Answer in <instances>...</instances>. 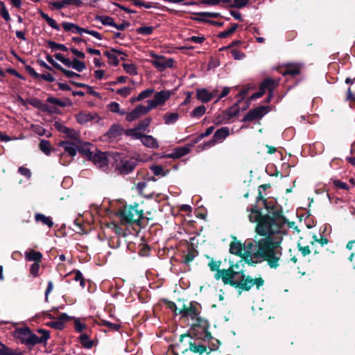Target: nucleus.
<instances>
[{
	"instance_id": "f257e3e1",
	"label": "nucleus",
	"mask_w": 355,
	"mask_h": 355,
	"mask_svg": "<svg viewBox=\"0 0 355 355\" xmlns=\"http://www.w3.org/2000/svg\"><path fill=\"white\" fill-rule=\"evenodd\" d=\"M261 200L267 213L263 214L258 206L252 205L250 214L248 216L251 223H256L255 232L261 239L257 242L258 250L255 254L257 257H263L268 260L270 265L277 263V257L280 254L281 244L284 236L286 234L282 228L286 223V218L284 215L283 208L273 200H267L262 193L259 190L257 202Z\"/></svg>"
},
{
	"instance_id": "f03ea898",
	"label": "nucleus",
	"mask_w": 355,
	"mask_h": 355,
	"mask_svg": "<svg viewBox=\"0 0 355 355\" xmlns=\"http://www.w3.org/2000/svg\"><path fill=\"white\" fill-rule=\"evenodd\" d=\"M202 311L201 304L197 301H191L189 305L183 304L182 307L178 310V313L182 318H191L195 320L189 329V331H194V335L200 336L199 329H202L205 333V338H213L211 333L209 331L210 323L205 318L200 316Z\"/></svg>"
},
{
	"instance_id": "7ed1b4c3",
	"label": "nucleus",
	"mask_w": 355,
	"mask_h": 355,
	"mask_svg": "<svg viewBox=\"0 0 355 355\" xmlns=\"http://www.w3.org/2000/svg\"><path fill=\"white\" fill-rule=\"evenodd\" d=\"M200 336H196L194 335V331H189V332L186 334H183L180 336V342L183 343L184 339L185 338H189V340L188 342L189 347L184 348L182 351V353H185L188 351H190L194 354H198L199 355H203L204 353L206 354H209L212 352L216 351V347H209L202 343V341H208L209 342L212 338H205V333L202 329H199Z\"/></svg>"
},
{
	"instance_id": "20e7f679",
	"label": "nucleus",
	"mask_w": 355,
	"mask_h": 355,
	"mask_svg": "<svg viewBox=\"0 0 355 355\" xmlns=\"http://www.w3.org/2000/svg\"><path fill=\"white\" fill-rule=\"evenodd\" d=\"M118 216L123 223H135L140 225L141 220L144 218V211L143 209H139V204L135 202L134 205H130L128 207H124L120 209Z\"/></svg>"
},
{
	"instance_id": "39448f33",
	"label": "nucleus",
	"mask_w": 355,
	"mask_h": 355,
	"mask_svg": "<svg viewBox=\"0 0 355 355\" xmlns=\"http://www.w3.org/2000/svg\"><path fill=\"white\" fill-rule=\"evenodd\" d=\"M228 262L229 268L226 270H232V272H230L229 275H227L228 278L226 282V285H230L236 288L237 287V284H240L241 282V279H243L247 275L243 270V260L241 258V260L237 262H234V261L229 259Z\"/></svg>"
},
{
	"instance_id": "423d86ee",
	"label": "nucleus",
	"mask_w": 355,
	"mask_h": 355,
	"mask_svg": "<svg viewBox=\"0 0 355 355\" xmlns=\"http://www.w3.org/2000/svg\"><path fill=\"white\" fill-rule=\"evenodd\" d=\"M261 239V237L260 239H257V240L255 241L256 250H255L254 252L245 251L243 252V254L241 257V258H242L243 260L244 264L247 263L249 266H255L256 264L261 263V261H264L267 262V264L268 265V266L270 268H273V269L277 268L280 266L279 261L281 260V257H282V254H283L282 253V250H283L282 247L281 246L280 254H279V256L277 255V257L278 258L277 259V261H276L277 263H274L275 265H272V264L270 265V263L268 262V260L264 259L263 257L255 256V254H256V252H257V250L259 249L258 245H257V242Z\"/></svg>"
},
{
	"instance_id": "0eeeda50",
	"label": "nucleus",
	"mask_w": 355,
	"mask_h": 355,
	"mask_svg": "<svg viewBox=\"0 0 355 355\" xmlns=\"http://www.w3.org/2000/svg\"><path fill=\"white\" fill-rule=\"evenodd\" d=\"M68 139L61 141L59 142V146L64 149V153L60 155V162L63 165L68 164L71 159L65 161L64 159L66 157V155L71 157H73L77 153V141L76 137H73L75 135H67Z\"/></svg>"
},
{
	"instance_id": "6e6552de",
	"label": "nucleus",
	"mask_w": 355,
	"mask_h": 355,
	"mask_svg": "<svg viewBox=\"0 0 355 355\" xmlns=\"http://www.w3.org/2000/svg\"><path fill=\"white\" fill-rule=\"evenodd\" d=\"M111 159L117 161L109 152H101L95 148V151L89 160L98 168L103 171H106L108 169V164L111 162Z\"/></svg>"
},
{
	"instance_id": "1a4fd4ad",
	"label": "nucleus",
	"mask_w": 355,
	"mask_h": 355,
	"mask_svg": "<svg viewBox=\"0 0 355 355\" xmlns=\"http://www.w3.org/2000/svg\"><path fill=\"white\" fill-rule=\"evenodd\" d=\"M153 60L149 62L159 71H163L166 69L174 67L175 60L172 58H166L164 55H157L154 52L150 53Z\"/></svg>"
},
{
	"instance_id": "9d476101",
	"label": "nucleus",
	"mask_w": 355,
	"mask_h": 355,
	"mask_svg": "<svg viewBox=\"0 0 355 355\" xmlns=\"http://www.w3.org/2000/svg\"><path fill=\"white\" fill-rule=\"evenodd\" d=\"M263 284L264 280L262 277L253 278L250 275H246L243 279H241L240 284H237L236 289L238 290L239 294H241L243 291H249L254 285L259 289Z\"/></svg>"
},
{
	"instance_id": "9b49d317",
	"label": "nucleus",
	"mask_w": 355,
	"mask_h": 355,
	"mask_svg": "<svg viewBox=\"0 0 355 355\" xmlns=\"http://www.w3.org/2000/svg\"><path fill=\"white\" fill-rule=\"evenodd\" d=\"M222 261L220 260L215 261L212 258L210 261L208 263V266L211 272H215L214 279L216 280H220L223 282V283L226 285V282L227 280V275H229L230 272H232L230 270H226L225 268L220 269V267L221 266Z\"/></svg>"
},
{
	"instance_id": "f8f14e48",
	"label": "nucleus",
	"mask_w": 355,
	"mask_h": 355,
	"mask_svg": "<svg viewBox=\"0 0 355 355\" xmlns=\"http://www.w3.org/2000/svg\"><path fill=\"white\" fill-rule=\"evenodd\" d=\"M137 163L138 160L135 157L121 159L116 164V169L121 175H128L135 168Z\"/></svg>"
},
{
	"instance_id": "ddd939ff",
	"label": "nucleus",
	"mask_w": 355,
	"mask_h": 355,
	"mask_svg": "<svg viewBox=\"0 0 355 355\" xmlns=\"http://www.w3.org/2000/svg\"><path fill=\"white\" fill-rule=\"evenodd\" d=\"M172 92L170 90H162L155 94L152 100L147 101L150 108L153 110L158 105H162L171 97Z\"/></svg>"
},
{
	"instance_id": "4468645a",
	"label": "nucleus",
	"mask_w": 355,
	"mask_h": 355,
	"mask_svg": "<svg viewBox=\"0 0 355 355\" xmlns=\"http://www.w3.org/2000/svg\"><path fill=\"white\" fill-rule=\"evenodd\" d=\"M278 80H274L272 78L266 79L261 83L259 91L256 93H254L250 96V99L254 100L261 97L266 92V89H275L278 85Z\"/></svg>"
},
{
	"instance_id": "2eb2a0df",
	"label": "nucleus",
	"mask_w": 355,
	"mask_h": 355,
	"mask_svg": "<svg viewBox=\"0 0 355 355\" xmlns=\"http://www.w3.org/2000/svg\"><path fill=\"white\" fill-rule=\"evenodd\" d=\"M152 109L150 108L149 104L147 106L143 105H139L135 107L130 112L128 113L125 119L128 121H132L140 116L146 114L149 112Z\"/></svg>"
},
{
	"instance_id": "dca6fc26",
	"label": "nucleus",
	"mask_w": 355,
	"mask_h": 355,
	"mask_svg": "<svg viewBox=\"0 0 355 355\" xmlns=\"http://www.w3.org/2000/svg\"><path fill=\"white\" fill-rule=\"evenodd\" d=\"M76 141H77V151L89 160L96 148L90 143H83L79 139H76Z\"/></svg>"
},
{
	"instance_id": "f3484780",
	"label": "nucleus",
	"mask_w": 355,
	"mask_h": 355,
	"mask_svg": "<svg viewBox=\"0 0 355 355\" xmlns=\"http://www.w3.org/2000/svg\"><path fill=\"white\" fill-rule=\"evenodd\" d=\"M133 139H137L146 147L151 148H157L159 147L158 141L150 135H130Z\"/></svg>"
},
{
	"instance_id": "a211bd4d",
	"label": "nucleus",
	"mask_w": 355,
	"mask_h": 355,
	"mask_svg": "<svg viewBox=\"0 0 355 355\" xmlns=\"http://www.w3.org/2000/svg\"><path fill=\"white\" fill-rule=\"evenodd\" d=\"M268 112L267 107L265 106H259L250 110L243 118L245 121H253L261 119Z\"/></svg>"
},
{
	"instance_id": "6ab92c4d",
	"label": "nucleus",
	"mask_w": 355,
	"mask_h": 355,
	"mask_svg": "<svg viewBox=\"0 0 355 355\" xmlns=\"http://www.w3.org/2000/svg\"><path fill=\"white\" fill-rule=\"evenodd\" d=\"M76 120L80 124H87L89 122L98 123L99 116L94 112H80L76 114Z\"/></svg>"
},
{
	"instance_id": "aec40b11",
	"label": "nucleus",
	"mask_w": 355,
	"mask_h": 355,
	"mask_svg": "<svg viewBox=\"0 0 355 355\" xmlns=\"http://www.w3.org/2000/svg\"><path fill=\"white\" fill-rule=\"evenodd\" d=\"M196 17H193V19L199 22H206L210 24H214V21H211L209 18H218L220 16L218 12H200L195 14Z\"/></svg>"
},
{
	"instance_id": "412c9836",
	"label": "nucleus",
	"mask_w": 355,
	"mask_h": 355,
	"mask_svg": "<svg viewBox=\"0 0 355 355\" xmlns=\"http://www.w3.org/2000/svg\"><path fill=\"white\" fill-rule=\"evenodd\" d=\"M27 102L33 106L43 112H47L49 113H55L56 109L51 107L50 105L43 103L40 100L36 98H28L26 100Z\"/></svg>"
},
{
	"instance_id": "4be33fe9",
	"label": "nucleus",
	"mask_w": 355,
	"mask_h": 355,
	"mask_svg": "<svg viewBox=\"0 0 355 355\" xmlns=\"http://www.w3.org/2000/svg\"><path fill=\"white\" fill-rule=\"evenodd\" d=\"M216 94V90L209 92L205 88H200L196 90V98L202 103L209 102Z\"/></svg>"
},
{
	"instance_id": "5701e85b",
	"label": "nucleus",
	"mask_w": 355,
	"mask_h": 355,
	"mask_svg": "<svg viewBox=\"0 0 355 355\" xmlns=\"http://www.w3.org/2000/svg\"><path fill=\"white\" fill-rule=\"evenodd\" d=\"M190 152L189 146H181L175 148L171 153L164 155L166 158L178 159L185 156Z\"/></svg>"
},
{
	"instance_id": "b1692460",
	"label": "nucleus",
	"mask_w": 355,
	"mask_h": 355,
	"mask_svg": "<svg viewBox=\"0 0 355 355\" xmlns=\"http://www.w3.org/2000/svg\"><path fill=\"white\" fill-rule=\"evenodd\" d=\"M232 239L233 241L230 244V252L241 257L243 254V244L236 236H232Z\"/></svg>"
},
{
	"instance_id": "393cba45",
	"label": "nucleus",
	"mask_w": 355,
	"mask_h": 355,
	"mask_svg": "<svg viewBox=\"0 0 355 355\" xmlns=\"http://www.w3.org/2000/svg\"><path fill=\"white\" fill-rule=\"evenodd\" d=\"M104 54L107 58L109 63L114 66H117L119 63L118 55H125V54L121 51L115 49H112L110 51H105Z\"/></svg>"
},
{
	"instance_id": "a878e982",
	"label": "nucleus",
	"mask_w": 355,
	"mask_h": 355,
	"mask_svg": "<svg viewBox=\"0 0 355 355\" xmlns=\"http://www.w3.org/2000/svg\"><path fill=\"white\" fill-rule=\"evenodd\" d=\"M198 251L196 249L193 244H191L188 246L187 253L182 256L183 260L182 263L186 265H189V263L193 261V259L198 256Z\"/></svg>"
},
{
	"instance_id": "bb28decb",
	"label": "nucleus",
	"mask_w": 355,
	"mask_h": 355,
	"mask_svg": "<svg viewBox=\"0 0 355 355\" xmlns=\"http://www.w3.org/2000/svg\"><path fill=\"white\" fill-rule=\"evenodd\" d=\"M301 66L298 64H288L284 70L281 73L283 76H291L294 77L300 73Z\"/></svg>"
},
{
	"instance_id": "cd10ccee",
	"label": "nucleus",
	"mask_w": 355,
	"mask_h": 355,
	"mask_svg": "<svg viewBox=\"0 0 355 355\" xmlns=\"http://www.w3.org/2000/svg\"><path fill=\"white\" fill-rule=\"evenodd\" d=\"M31 329L28 327L17 328L15 331V336L20 340V343L25 345L24 340L28 338Z\"/></svg>"
},
{
	"instance_id": "c85d7f7f",
	"label": "nucleus",
	"mask_w": 355,
	"mask_h": 355,
	"mask_svg": "<svg viewBox=\"0 0 355 355\" xmlns=\"http://www.w3.org/2000/svg\"><path fill=\"white\" fill-rule=\"evenodd\" d=\"M42 257L40 252L33 249L25 252V259L28 261L41 262Z\"/></svg>"
},
{
	"instance_id": "c756f323",
	"label": "nucleus",
	"mask_w": 355,
	"mask_h": 355,
	"mask_svg": "<svg viewBox=\"0 0 355 355\" xmlns=\"http://www.w3.org/2000/svg\"><path fill=\"white\" fill-rule=\"evenodd\" d=\"M24 343L25 345H26L29 349H31V347L37 344L44 345V343L42 340V339L36 334H35L31 330V333L29 334L28 338L26 339Z\"/></svg>"
},
{
	"instance_id": "7c9ffc66",
	"label": "nucleus",
	"mask_w": 355,
	"mask_h": 355,
	"mask_svg": "<svg viewBox=\"0 0 355 355\" xmlns=\"http://www.w3.org/2000/svg\"><path fill=\"white\" fill-rule=\"evenodd\" d=\"M23 354L24 352L8 347L0 341V355H23Z\"/></svg>"
},
{
	"instance_id": "2f4dec72",
	"label": "nucleus",
	"mask_w": 355,
	"mask_h": 355,
	"mask_svg": "<svg viewBox=\"0 0 355 355\" xmlns=\"http://www.w3.org/2000/svg\"><path fill=\"white\" fill-rule=\"evenodd\" d=\"M62 26L64 31H70L73 33H79L80 35H82L84 33L85 28H81L78 26L77 24H75L71 22H63L62 24Z\"/></svg>"
},
{
	"instance_id": "473e14b6",
	"label": "nucleus",
	"mask_w": 355,
	"mask_h": 355,
	"mask_svg": "<svg viewBox=\"0 0 355 355\" xmlns=\"http://www.w3.org/2000/svg\"><path fill=\"white\" fill-rule=\"evenodd\" d=\"M150 122H151V119H150V118H146V119H144V120L139 121L138 123V124L134 128L133 133H142L146 131L149 132V130H148V128Z\"/></svg>"
},
{
	"instance_id": "72a5a7b5",
	"label": "nucleus",
	"mask_w": 355,
	"mask_h": 355,
	"mask_svg": "<svg viewBox=\"0 0 355 355\" xmlns=\"http://www.w3.org/2000/svg\"><path fill=\"white\" fill-rule=\"evenodd\" d=\"M35 220L37 223L41 222L42 224L48 226L49 228L53 226V222L51 217L46 216L45 215L37 213L35 215Z\"/></svg>"
},
{
	"instance_id": "f704fd0d",
	"label": "nucleus",
	"mask_w": 355,
	"mask_h": 355,
	"mask_svg": "<svg viewBox=\"0 0 355 355\" xmlns=\"http://www.w3.org/2000/svg\"><path fill=\"white\" fill-rule=\"evenodd\" d=\"M78 340L85 349H92L94 345V341L90 340L89 336L86 334H80L78 337Z\"/></svg>"
},
{
	"instance_id": "c9c22d12",
	"label": "nucleus",
	"mask_w": 355,
	"mask_h": 355,
	"mask_svg": "<svg viewBox=\"0 0 355 355\" xmlns=\"http://www.w3.org/2000/svg\"><path fill=\"white\" fill-rule=\"evenodd\" d=\"M229 135H214L211 139H210L208 142H205L202 146V149H207L210 148L212 146H214L216 142L222 141L224 140Z\"/></svg>"
},
{
	"instance_id": "e433bc0d",
	"label": "nucleus",
	"mask_w": 355,
	"mask_h": 355,
	"mask_svg": "<svg viewBox=\"0 0 355 355\" xmlns=\"http://www.w3.org/2000/svg\"><path fill=\"white\" fill-rule=\"evenodd\" d=\"M179 117L178 112H167L164 115L163 119L165 124L172 125L179 119Z\"/></svg>"
},
{
	"instance_id": "4c0bfd02",
	"label": "nucleus",
	"mask_w": 355,
	"mask_h": 355,
	"mask_svg": "<svg viewBox=\"0 0 355 355\" xmlns=\"http://www.w3.org/2000/svg\"><path fill=\"white\" fill-rule=\"evenodd\" d=\"M39 13L40 14V16L46 21V23L49 24V26H51L52 28L60 31V26L58 25L56 21L50 17L47 14L44 13L43 11L40 10Z\"/></svg>"
},
{
	"instance_id": "58836bf2",
	"label": "nucleus",
	"mask_w": 355,
	"mask_h": 355,
	"mask_svg": "<svg viewBox=\"0 0 355 355\" xmlns=\"http://www.w3.org/2000/svg\"><path fill=\"white\" fill-rule=\"evenodd\" d=\"M150 171L157 176H166L168 173V171H164L161 165H152L150 166Z\"/></svg>"
},
{
	"instance_id": "ea45409f",
	"label": "nucleus",
	"mask_w": 355,
	"mask_h": 355,
	"mask_svg": "<svg viewBox=\"0 0 355 355\" xmlns=\"http://www.w3.org/2000/svg\"><path fill=\"white\" fill-rule=\"evenodd\" d=\"M40 149L46 155H50L51 151H54V148H51L49 141L42 140L40 143Z\"/></svg>"
},
{
	"instance_id": "a19ab883",
	"label": "nucleus",
	"mask_w": 355,
	"mask_h": 355,
	"mask_svg": "<svg viewBox=\"0 0 355 355\" xmlns=\"http://www.w3.org/2000/svg\"><path fill=\"white\" fill-rule=\"evenodd\" d=\"M98 324L100 326L107 327L112 331H119L121 328L120 324L112 323L104 319H99Z\"/></svg>"
},
{
	"instance_id": "79ce46f5",
	"label": "nucleus",
	"mask_w": 355,
	"mask_h": 355,
	"mask_svg": "<svg viewBox=\"0 0 355 355\" xmlns=\"http://www.w3.org/2000/svg\"><path fill=\"white\" fill-rule=\"evenodd\" d=\"M122 67L127 73L132 76H135L138 73L137 69L134 64L132 63H123Z\"/></svg>"
},
{
	"instance_id": "37998d69",
	"label": "nucleus",
	"mask_w": 355,
	"mask_h": 355,
	"mask_svg": "<svg viewBox=\"0 0 355 355\" xmlns=\"http://www.w3.org/2000/svg\"><path fill=\"white\" fill-rule=\"evenodd\" d=\"M206 107L204 105H199L196 107L190 114L193 118H200L205 113Z\"/></svg>"
},
{
	"instance_id": "c03bdc74",
	"label": "nucleus",
	"mask_w": 355,
	"mask_h": 355,
	"mask_svg": "<svg viewBox=\"0 0 355 355\" xmlns=\"http://www.w3.org/2000/svg\"><path fill=\"white\" fill-rule=\"evenodd\" d=\"M48 46L53 51L60 50L62 51H67L68 50L67 47L62 44H58L55 42L49 40L47 42Z\"/></svg>"
},
{
	"instance_id": "a18cd8bd",
	"label": "nucleus",
	"mask_w": 355,
	"mask_h": 355,
	"mask_svg": "<svg viewBox=\"0 0 355 355\" xmlns=\"http://www.w3.org/2000/svg\"><path fill=\"white\" fill-rule=\"evenodd\" d=\"M54 130L60 132V133H73L71 130L64 126L62 122L55 121L53 123Z\"/></svg>"
},
{
	"instance_id": "49530a36",
	"label": "nucleus",
	"mask_w": 355,
	"mask_h": 355,
	"mask_svg": "<svg viewBox=\"0 0 355 355\" xmlns=\"http://www.w3.org/2000/svg\"><path fill=\"white\" fill-rule=\"evenodd\" d=\"M95 19L101 21L103 25L114 26V19L108 16H96Z\"/></svg>"
},
{
	"instance_id": "de8ad7c7",
	"label": "nucleus",
	"mask_w": 355,
	"mask_h": 355,
	"mask_svg": "<svg viewBox=\"0 0 355 355\" xmlns=\"http://www.w3.org/2000/svg\"><path fill=\"white\" fill-rule=\"evenodd\" d=\"M71 68L81 72L86 68V65L83 62L78 60L77 58H73Z\"/></svg>"
},
{
	"instance_id": "09e8293b",
	"label": "nucleus",
	"mask_w": 355,
	"mask_h": 355,
	"mask_svg": "<svg viewBox=\"0 0 355 355\" xmlns=\"http://www.w3.org/2000/svg\"><path fill=\"white\" fill-rule=\"evenodd\" d=\"M46 325L57 330H62L64 328V323L59 320L57 321L48 322Z\"/></svg>"
},
{
	"instance_id": "8fccbe9b",
	"label": "nucleus",
	"mask_w": 355,
	"mask_h": 355,
	"mask_svg": "<svg viewBox=\"0 0 355 355\" xmlns=\"http://www.w3.org/2000/svg\"><path fill=\"white\" fill-rule=\"evenodd\" d=\"M71 83L78 87L87 88L88 89V93H89L90 94H92L94 96H96V97L99 96V94L98 92H94L92 87H90L86 84L81 83H76V82H73V81H71Z\"/></svg>"
},
{
	"instance_id": "3c124183",
	"label": "nucleus",
	"mask_w": 355,
	"mask_h": 355,
	"mask_svg": "<svg viewBox=\"0 0 355 355\" xmlns=\"http://www.w3.org/2000/svg\"><path fill=\"white\" fill-rule=\"evenodd\" d=\"M238 28V25L236 24H232V27L229 29L224 31L218 34L219 38H225L229 35H232Z\"/></svg>"
},
{
	"instance_id": "603ef678",
	"label": "nucleus",
	"mask_w": 355,
	"mask_h": 355,
	"mask_svg": "<svg viewBox=\"0 0 355 355\" xmlns=\"http://www.w3.org/2000/svg\"><path fill=\"white\" fill-rule=\"evenodd\" d=\"M154 89L152 88L145 89L139 94V95L137 96V100L142 101L144 99H146L150 97L154 93Z\"/></svg>"
},
{
	"instance_id": "864d4df0",
	"label": "nucleus",
	"mask_w": 355,
	"mask_h": 355,
	"mask_svg": "<svg viewBox=\"0 0 355 355\" xmlns=\"http://www.w3.org/2000/svg\"><path fill=\"white\" fill-rule=\"evenodd\" d=\"M163 303L166 306L168 309L171 310L175 315H178V309L177 308V306L175 302L170 301L167 299H163L162 300Z\"/></svg>"
},
{
	"instance_id": "5fc2aeb1",
	"label": "nucleus",
	"mask_w": 355,
	"mask_h": 355,
	"mask_svg": "<svg viewBox=\"0 0 355 355\" xmlns=\"http://www.w3.org/2000/svg\"><path fill=\"white\" fill-rule=\"evenodd\" d=\"M46 101L49 103H51L53 105L60 106V107H66L67 105V103L64 101H61L58 98H54V97H48L46 98Z\"/></svg>"
},
{
	"instance_id": "6e6d98bb",
	"label": "nucleus",
	"mask_w": 355,
	"mask_h": 355,
	"mask_svg": "<svg viewBox=\"0 0 355 355\" xmlns=\"http://www.w3.org/2000/svg\"><path fill=\"white\" fill-rule=\"evenodd\" d=\"M153 29L152 26H141L137 29V32L140 35H149L153 33Z\"/></svg>"
},
{
	"instance_id": "4d7b16f0",
	"label": "nucleus",
	"mask_w": 355,
	"mask_h": 355,
	"mask_svg": "<svg viewBox=\"0 0 355 355\" xmlns=\"http://www.w3.org/2000/svg\"><path fill=\"white\" fill-rule=\"evenodd\" d=\"M37 332L42 334V336L40 338L44 343V345H46L47 340L50 338V331L44 329H38Z\"/></svg>"
},
{
	"instance_id": "13d9d810",
	"label": "nucleus",
	"mask_w": 355,
	"mask_h": 355,
	"mask_svg": "<svg viewBox=\"0 0 355 355\" xmlns=\"http://www.w3.org/2000/svg\"><path fill=\"white\" fill-rule=\"evenodd\" d=\"M51 4L55 9L60 10L67 6L70 5L69 0H62L59 1L51 2Z\"/></svg>"
},
{
	"instance_id": "bf43d9fd",
	"label": "nucleus",
	"mask_w": 355,
	"mask_h": 355,
	"mask_svg": "<svg viewBox=\"0 0 355 355\" xmlns=\"http://www.w3.org/2000/svg\"><path fill=\"white\" fill-rule=\"evenodd\" d=\"M73 320L74 329L76 332L81 333L87 328L86 324L84 323H81L78 318H75Z\"/></svg>"
},
{
	"instance_id": "052dcab7",
	"label": "nucleus",
	"mask_w": 355,
	"mask_h": 355,
	"mask_svg": "<svg viewBox=\"0 0 355 355\" xmlns=\"http://www.w3.org/2000/svg\"><path fill=\"white\" fill-rule=\"evenodd\" d=\"M25 138L24 135H19V137H10L8 135H0L1 141H9L11 140L24 139Z\"/></svg>"
},
{
	"instance_id": "680f3d73",
	"label": "nucleus",
	"mask_w": 355,
	"mask_h": 355,
	"mask_svg": "<svg viewBox=\"0 0 355 355\" xmlns=\"http://www.w3.org/2000/svg\"><path fill=\"white\" fill-rule=\"evenodd\" d=\"M41 262H34L30 268L31 273L33 275V277H36L39 276V270H40V263Z\"/></svg>"
},
{
	"instance_id": "e2e57ef3",
	"label": "nucleus",
	"mask_w": 355,
	"mask_h": 355,
	"mask_svg": "<svg viewBox=\"0 0 355 355\" xmlns=\"http://www.w3.org/2000/svg\"><path fill=\"white\" fill-rule=\"evenodd\" d=\"M250 0H234L232 4V7L236 8H242L245 7Z\"/></svg>"
},
{
	"instance_id": "0e129e2a",
	"label": "nucleus",
	"mask_w": 355,
	"mask_h": 355,
	"mask_svg": "<svg viewBox=\"0 0 355 355\" xmlns=\"http://www.w3.org/2000/svg\"><path fill=\"white\" fill-rule=\"evenodd\" d=\"M331 181L334 184V185L339 189H345V190H349V186L347 183L343 182L339 180H333L331 179Z\"/></svg>"
},
{
	"instance_id": "69168bd1",
	"label": "nucleus",
	"mask_w": 355,
	"mask_h": 355,
	"mask_svg": "<svg viewBox=\"0 0 355 355\" xmlns=\"http://www.w3.org/2000/svg\"><path fill=\"white\" fill-rule=\"evenodd\" d=\"M60 71H62L67 78H79V77H80V74H78L74 71L67 70V69L63 68L62 67Z\"/></svg>"
},
{
	"instance_id": "338daca9",
	"label": "nucleus",
	"mask_w": 355,
	"mask_h": 355,
	"mask_svg": "<svg viewBox=\"0 0 355 355\" xmlns=\"http://www.w3.org/2000/svg\"><path fill=\"white\" fill-rule=\"evenodd\" d=\"M131 92V88L129 87H124L116 90V94L123 97H127Z\"/></svg>"
},
{
	"instance_id": "774afa93",
	"label": "nucleus",
	"mask_w": 355,
	"mask_h": 355,
	"mask_svg": "<svg viewBox=\"0 0 355 355\" xmlns=\"http://www.w3.org/2000/svg\"><path fill=\"white\" fill-rule=\"evenodd\" d=\"M0 15L6 21H8L10 20L9 12L3 3H2V7L0 9Z\"/></svg>"
}]
</instances>
